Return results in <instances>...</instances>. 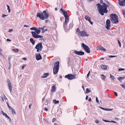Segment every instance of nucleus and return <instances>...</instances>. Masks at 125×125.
Here are the masks:
<instances>
[{"label": "nucleus", "mask_w": 125, "mask_h": 125, "mask_svg": "<svg viewBox=\"0 0 125 125\" xmlns=\"http://www.w3.org/2000/svg\"><path fill=\"white\" fill-rule=\"evenodd\" d=\"M103 3V5H101L99 3L96 4L99 13L102 15H104V12L107 13L108 12L106 8L107 5L105 3Z\"/></svg>", "instance_id": "nucleus-1"}, {"label": "nucleus", "mask_w": 125, "mask_h": 125, "mask_svg": "<svg viewBox=\"0 0 125 125\" xmlns=\"http://www.w3.org/2000/svg\"><path fill=\"white\" fill-rule=\"evenodd\" d=\"M49 16L48 12L46 10L43 11L42 12H38L37 13L36 16L39 17L40 19L44 20L47 19Z\"/></svg>", "instance_id": "nucleus-2"}, {"label": "nucleus", "mask_w": 125, "mask_h": 125, "mask_svg": "<svg viewBox=\"0 0 125 125\" xmlns=\"http://www.w3.org/2000/svg\"><path fill=\"white\" fill-rule=\"evenodd\" d=\"M35 31H31L32 35V36L34 38H42L43 36L38 34H40V29H39V28H38V29H36L35 30Z\"/></svg>", "instance_id": "nucleus-3"}, {"label": "nucleus", "mask_w": 125, "mask_h": 125, "mask_svg": "<svg viewBox=\"0 0 125 125\" xmlns=\"http://www.w3.org/2000/svg\"><path fill=\"white\" fill-rule=\"evenodd\" d=\"M111 17V21L113 23H117L118 22V17L117 15L115 14H112L110 15Z\"/></svg>", "instance_id": "nucleus-4"}, {"label": "nucleus", "mask_w": 125, "mask_h": 125, "mask_svg": "<svg viewBox=\"0 0 125 125\" xmlns=\"http://www.w3.org/2000/svg\"><path fill=\"white\" fill-rule=\"evenodd\" d=\"M59 64V61L56 62L54 63L53 69V74L54 75L56 74L58 71Z\"/></svg>", "instance_id": "nucleus-5"}, {"label": "nucleus", "mask_w": 125, "mask_h": 125, "mask_svg": "<svg viewBox=\"0 0 125 125\" xmlns=\"http://www.w3.org/2000/svg\"><path fill=\"white\" fill-rule=\"evenodd\" d=\"M76 31L77 32L78 35L82 37L88 36L89 35V34L85 30L80 31L78 28L77 29Z\"/></svg>", "instance_id": "nucleus-6"}, {"label": "nucleus", "mask_w": 125, "mask_h": 125, "mask_svg": "<svg viewBox=\"0 0 125 125\" xmlns=\"http://www.w3.org/2000/svg\"><path fill=\"white\" fill-rule=\"evenodd\" d=\"M76 74H69L65 75V78H67L70 80H72L76 78Z\"/></svg>", "instance_id": "nucleus-7"}, {"label": "nucleus", "mask_w": 125, "mask_h": 125, "mask_svg": "<svg viewBox=\"0 0 125 125\" xmlns=\"http://www.w3.org/2000/svg\"><path fill=\"white\" fill-rule=\"evenodd\" d=\"M35 48L36 49H37V52L41 51L43 48L42 43L41 42L38 43L36 45Z\"/></svg>", "instance_id": "nucleus-8"}, {"label": "nucleus", "mask_w": 125, "mask_h": 125, "mask_svg": "<svg viewBox=\"0 0 125 125\" xmlns=\"http://www.w3.org/2000/svg\"><path fill=\"white\" fill-rule=\"evenodd\" d=\"M81 46L87 53H90V49L88 46L85 44L84 43H82Z\"/></svg>", "instance_id": "nucleus-9"}, {"label": "nucleus", "mask_w": 125, "mask_h": 125, "mask_svg": "<svg viewBox=\"0 0 125 125\" xmlns=\"http://www.w3.org/2000/svg\"><path fill=\"white\" fill-rule=\"evenodd\" d=\"M106 28L108 30H110V21L109 20H107L106 22Z\"/></svg>", "instance_id": "nucleus-10"}, {"label": "nucleus", "mask_w": 125, "mask_h": 125, "mask_svg": "<svg viewBox=\"0 0 125 125\" xmlns=\"http://www.w3.org/2000/svg\"><path fill=\"white\" fill-rule=\"evenodd\" d=\"M7 82L9 87V89L10 90V92H12V90L11 85L10 83V80L8 79H7Z\"/></svg>", "instance_id": "nucleus-11"}, {"label": "nucleus", "mask_w": 125, "mask_h": 125, "mask_svg": "<svg viewBox=\"0 0 125 125\" xmlns=\"http://www.w3.org/2000/svg\"><path fill=\"white\" fill-rule=\"evenodd\" d=\"M74 53L76 54L79 55H82L84 54V52L81 51H74Z\"/></svg>", "instance_id": "nucleus-12"}, {"label": "nucleus", "mask_w": 125, "mask_h": 125, "mask_svg": "<svg viewBox=\"0 0 125 125\" xmlns=\"http://www.w3.org/2000/svg\"><path fill=\"white\" fill-rule=\"evenodd\" d=\"M84 18L86 20L88 21L91 25L93 24V22L91 21V18L90 17L86 15L85 17Z\"/></svg>", "instance_id": "nucleus-13"}, {"label": "nucleus", "mask_w": 125, "mask_h": 125, "mask_svg": "<svg viewBox=\"0 0 125 125\" xmlns=\"http://www.w3.org/2000/svg\"><path fill=\"white\" fill-rule=\"evenodd\" d=\"M60 10L61 12V13L64 15L65 17L68 16V13L66 11H65L64 10H63L62 8L60 9Z\"/></svg>", "instance_id": "nucleus-14"}, {"label": "nucleus", "mask_w": 125, "mask_h": 125, "mask_svg": "<svg viewBox=\"0 0 125 125\" xmlns=\"http://www.w3.org/2000/svg\"><path fill=\"white\" fill-rule=\"evenodd\" d=\"M119 4L120 6H125V0H119Z\"/></svg>", "instance_id": "nucleus-15"}, {"label": "nucleus", "mask_w": 125, "mask_h": 125, "mask_svg": "<svg viewBox=\"0 0 125 125\" xmlns=\"http://www.w3.org/2000/svg\"><path fill=\"white\" fill-rule=\"evenodd\" d=\"M36 59L37 60H39L42 59L41 56L40 54H36Z\"/></svg>", "instance_id": "nucleus-16"}, {"label": "nucleus", "mask_w": 125, "mask_h": 125, "mask_svg": "<svg viewBox=\"0 0 125 125\" xmlns=\"http://www.w3.org/2000/svg\"><path fill=\"white\" fill-rule=\"evenodd\" d=\"M65 21L64 23V26H65V25H67V23H68L69 21V18L68 16L65 17Z\"/></svg>", "instance_id": "nucleus-17"}, {"label": "nucleus", "mask_w": 125, "mask_h": 125, "mask_svg": "<svg viewBox=\"0 0 125 125\" xmlns=\"http://www.w3.org/2000/svg\"><path fill=\"white\" fill-rule=\"evenodd\" d=\"M56 90L55 85H53L52 87L51 91L52 92H54Z\"/></svg>", "instance_id": "nucleus-18"}, {"label": "nucleus", "mask_w": 125, "mask_h": 125, "mask_svg": "<svg viewBox=\"0 0 125 125\" xmlns=\"http://www.w3.org/2000/svg\"><path fill=\"white\" fill-rule=\"evenodd\" d=\"M49 75L48 73H44L43 75L41 76V77L42 78H46Z\"/></svg>", "instance_id": "nucleus-19"}, {"label": "nucleus", "mask_w": 125, "mask_h": 125, "mask_svg": "<svg viewBox=\"0 0 125 125\" xmlns=\"http://www.w3.org/2000/svg\"><path fill=\"white\" fill-rule=\"evenodd\" d=\"M101 67L103 69L106 70L107 68V66L105 65H104L103 64H102L101 66Z\"/></svg>", "instance_id": "nucleus-20"}, {"label": "nucleus", "mask_w": 125, "mask_h": 125, "mask_svg": "<svg viewBox=\"0 0 125 125\" xmlns=\"http://www.w3.org/2000/svg\"><path fill=\"white\" fill-rule=\"evenodd\" d=\"M30 41L33 45H34L35 43V41L34 40L33 38H31L30 39Z\"/></svg>", "instance_id": "nucleus-21"}, {"label": "nucleus", "mask_w": 125, "mask_h": 125, "mask_svg": "<svg viewBox=\"0 0 125 125\" xmlns=\"http://www.w3.org/2000/svg\"><path fill=\"white\" fill-rule=\"evenodd\" d=\"M101 79L103 80L104 81L105 78V76L103 75L102 74L101 75Z\"/></svg>", "instance_id": "nucleus-22"}, {"label": "nucleus", "mask_w": 125, "mask_h": 125, "mask_svg": "<svg viewBox=\"0 0 125 125\" xmlns=\"http://www.w3.org/2000/svg\"><path fill=\"white\" fill-rule=\"evenodd\" d=\"M53 102L55 104H57L59 103V101H56V100L54 99L53 101Z\"/></svg>", "instance_id": "nucleus-23"}, {"label": "nucleus", "mask_w": 125, "mask_h": 125, "mask_svg": "<svg viewBox=\"0 0 125 125\" xmlns=\"http://www.w3.org/2000/svg\"><path fill=\"white\" fill-rule=\"evenodd\" d=\"M125 78L124 77H119L117 79L120 81L122 79H124Z\"/></svg>", "instance_id": "nucleus-24"}, {"label": "nucleus", "mask_w": 125, "mask_h": 125, "mask_svg": "<svg viewBox=\"0 0 125 125\" xmlns=\"http://www.w3.org/2000/svg\"><path fill=\"white\" fill-rule=\"evenodd\" d=\"M73 22H72L70 24L69 27L70 28H72L73 26Z\"/></svg>", "instance_id": "nucleus-25"}, {"label": "nucleus", "mask_w": 125, "mask_h": 125, "mask_svg": "<svg viewBox=\"0 0 125 125\" xmlns=\"http://www.w3.org/2000/svg\"><path fill=\"white\" fill-rule=\"evenodd\" d=\"M12 50L13 52H17L19 51V50H18V49H13Z\"/></svg>", "instance_id": "nucleus-26"}, {"label": "nucleus", "mask_w": 125, "mask_h": 125, "mask_svg": "<svg viewBox=\"0 0 125 125\" xmlns=\"http://www.w3.org/2000/svg\"><path fill=\"white\" fill-rule=\"evenodd\" d=\"M90 92V91L88 88H87L86 89V93H88Z\"/></svg>", "instance_id": "nucleus-27"}, {"label": "nucleus", "mask_w": 125, "mask_h": 125, "mask_svg": "<svg viewBox=\"0 0 125 125\" xmlns=\"http://www.w3.org/2000/svg\"><path fill=\"white\" fill-rule=\"evenodd\" d=\"M99 108L103 110H107V111L108 110V109H108L104 108L101 106H100L99 107Z\"/></svg>", "instance_id": "nucleus-28"}, {"label": "nucleus", "mask_w": 125, "mask_h": 125, "mask_svg": "<svg viewBox=\"0 0 125 125\" xmlns=\"http://www.w3.org/2000/svg\"><path fill=\"white\" fill-rule=\"evenodd\" d=\"M36 29H37V28L35 27H32L30 28V30H34L35 31Z\"/></svg>", "instance_id": "nucleus-29"}, {"label": "nucleus", "mask_w": 125, "mask_h": 125, "mask_svg": "<svg viewBox=\"0 0 125 125\" xmlns=\"http://www.w3.org/2000/svg\"><path fill=\"white\" fill-rule=\"evenodd\" d=\"M1 113H2V114L6 116V117L7 115V114L6 113H5L3 111H2Z\"/></svg>", "instance_id": "nucleus-30"}, {"label": "nucleus", "mask_w": 125, "mask_h": 125, "mask_svg": "<svg viewBox=\"0 0 125 125\" xmlns=\"http://www.w3.org/2000/svg\"><path fill=\"white\" fill-rule=\"evenodd\" d=\"M110 77L111 79L113 80H114L115 79L114 77V76H112L111 74L110 75Z\"/></svg>", "instance_id": "nucleus-31"}, {"label": "nucleus", "mask_w": 125, "mask_h": 125, "mask_svg": "<svg viewBox=\"0 0 125 125\" xmlns=\"http://www.w3.org/2000/svg\"><path fill=\"white\" fill-rule=\"evenodd\" d=\"M11 110L12 114H15V112L13 109H12V110Z\"/></svg>", "instance_id": "nucleus-32"}, {"label": "nucleus", "mask_w": 125, "mask_h": 125, "mask_svg": "<svg viewBox=\"0 0 125 125\" xmlns=\"http://www.w3.org/2000/svg\"><path fill=\"white\" fill-rule=\"evenodd\" d=\"M100 49L101 50L103 51H105L106 50L104 48L102 47H101L100 48Z\"/></svg>", "instance_id": "nucleus-33"}, {"label": "nucleus", "mask_w": 125, "mask_h": 125, "mask_svg": "<svg viewBox=\"0 0 125 125\" xmlns=\"http://www.w3.org/2000/svg\"><path fill=\"white\" fill-rule=\"evenodd\" d=\"M45 26H44L43 27H42V28H40V27H39V29H41L42 31H43V32L44 31V28H45Z\"/></svg>", "instance_id": "nucleus-34"}, {"label": "nucleus", "mask_w": 125, "mask_h": 125, "mask_svg": "<svg viewBox=\"0 0 125 125\" xmlns=\"http://www.w3.org/2000/svg\"><path fill=\"white\" fill-rule=\"evenodd\" d=\"M120 85L123 88L125 89V83H124L123 85L121 84Z\"/></svg>", "instance_id": "nucleus-35"}, {"label": "nucleus", "mask_w": 125, "mask_h": 125, "mask_svg": "<svg viewBox=\"0 0 125 125\" xmlns=\"http://www.w3.org/2000/svg\"><path fill=\"white\" fill-rule=\"evenodd\" d=\"M117 56H112V55H110L109 56V58H113L114 57H116Z\"/></svg>", "instance_id": "nucleus-36"}, {"label": "nucleus", "mask_w": 125, "mask_h": 125, "mask_svg": "<svg viewBox=\"0 0 125 125\" xmlns=\"http://www.w3.org/2000/svg\"><path fill=\"white\" fill-rule=\"evenodd\" d=\"M103 121L106 122H110V121H107L103 119Z\"/></svg>", "instance_id": "nucleus-37"}, {"label": "nucleus", "mask_w": 125, "mask_h": 125, "mask_svg": "<svg viewBox=\"0 0 125 125\" xmlns=\"http://www.w3.org/2000/svg\"><path fill=\"white\" fill-rule=\"evenodd\" d=\"M118 43L119 44V46L120 47H121V43L118 40Z\"/></svg>", "instance_id": "nucleus-38"}, {"label": "nucleus", "mask_w": 125, "mask_h": 125, "mask_svg": "<svg viewBox=\"0 0 125 125\" xmlns=\"http://www.w3.org/2000/svg\"><path fill=\"white\" fill-rule=\"evenodd\" d=\"M125 69L124 68H120L118 69V70L119 71H123Z\"/></svg>", "instance_id": "nucleus-39"}, {"label": "nucleus", "mask_w": 125, "mask_h": 125, "mask_svg": "<svg viewBox=\"0 0 125 125\" xmlns=\"http://www.w3.org/2000/svg\"><path fill=\"white\" fill-rule=\"evenodd\" d=\"M96 102L98 103L99 104V100L98 99V98L97 97H96Z\"/></svg>", "instance_id": "nucleus-40"}, {"label": "nucleus", "mask_w": 125, "mask_h": 125, "mask_svg": "<svg viewBox=\"0 0 125 125\" xmlns=\"http://www.w3.org/2000/svg\"><path fill=\"white\" fill-rule=\"evenodd\" d=\"M90 71H89V72L87 74V78L88 77H89V74H90Z\"/></svg>", "instance_id": "nucleus-41"}, {"label": "nucleus", "mask_w": 125, "mask_h": 125, "mask_svg": "<svg viewBox=\"0 0 125 125\" xmlns=\"http://www.w3.org/2000/svg\"><path fill=\"white\" fill-rule=\"evenodd\" d=\"M56 120V119L55 118H53L52 120V122L54 123V121Z\"/></svg>", "instance_id": "nucleus-42"}, {"label": "nucleus", "mask_w": 125, "mask_h": 125, "mask_svg": "<svg viewBox=\"0 0 125 125\" xmlns=\"http://www.w3.org/2000/svg\"><path fill=\"white\" fill-rule=\"evenodd\" d=\"M95 123L97 124L99 123V121L97 119H96L95 120Z\"/></svg>", "instance_id": "nucleus-43"}, {"label": "nucleus", "mask_w": 125, "mask_h": 125, "mask_svg": "<svg viewBox=\"0 0 125 125\" xmlns=\"http://www.w3.org/2000/svg\"><path fill=\"white\" fill-rule=\"evenodd\" d=\"M7 15L4 14H2V17L3 18H4L5 17L7 16Z\"/></svg>", "instance_id": "nucleus-44"}, {"label": "nucleus", "mask_w": 125, "mask_h": 125, "mask_svg": "<svg viewBox=\"0 0 125 125\" xmlns=\"http://www.w3.org/2000/svg\"><path fill=\"white\" fill-rule=\"evenodd\" d=\"M8 108H9V109L10 110H12V109H13V108L10 106H9V107Z\"/></svg>", "instance_id": "nucleus-45"}, {"label": "nucleus", "mask_w": 125, "mask_h": 125, "mask_svg": "<svg viewBox=\"0 0 125 125\" xmlns=\"http://www.w3.org/2000/svg\"><path fill=\"white\" fill-rule=\"evenodd\" d=\"M7 9L8 10L10 9V7L8 5H7Z\"/></svg>", "instance_id": "nucleus-46"}, {"label": "nucleus", "mask_w": 125, "mask_h": 125, "mask_svg": "<svg viewBox=\"0 0 125 125\" xmlns=\"http://www.w3.org/2000/svg\"><path fill=\"white\" fill-rule=\"evenodd\" d=\"M115 93V95L116 96H118V94H117V93L115 92H114Z\"/></svg>", "instance_id": "nucleus-47"}, {"label": "nucleus", "mask_w": 125, "mask_h": 125, "mask_svg": "<svg viewBox=\"0 0 125 125\" xmlns=\"http://www.w3.org/2000/svg\"><path fill=\"white\" fill-rule=\"evenodd\" d=\"M110 121V122H112V123H116V122H115V121Z\"/></svg>", "instance_id": "nucleus-48"}, {"label": "nucleus", "mask_w": 125, "mask_h": 125, "mask_svg": "<svg viewBox=\"0 0 125 125\" xmlns=\"http://www.w3.org/2000/svg\"><path fill=\"white\" fill-rule=\"evenodd\" d=\"M6 117L8 119H10V117L9 116H8V115H7L6 116Z\"/></svg>", "instance_id": "nucleus-49"}, {"label": "nucleus", "mask_w": 125, "mask_h": 125, "mask_svg": "<svg viewBox=\"0 0 125 125\" xmlns=\"http://www.w3.org/2000/svg\"><path fill=\"white\" fill-rule=\"evenodd\" d=\"M32 105V104H30L29 105V109H30L31 108V105Z\"/></svg>", "instance_id": "nucleus-50"}, {"label": "nucleus", "mask_w": 125, "mask_h": 125, "mask_svg": "<svg viewBox=\"0 0 125 125\" xmlns=\"http://www.w3.org/2000/svg\"><path fill=\"white\" fill-rule=\"evenodd\" d=\"M91 100H91V98H90L89 99V100H88L89 101L91 102Z\"/></svg>", "instance_id": "nucleus-51"}, {"label": "nucleus", "mask_w": 125, "mask_h": 125, "mask_svg": "<svg viewBox=\"0 0 125 125\" xmlns=\"http://www.w3.org/2000/svg\"><path fill=\"white\" fill-rule=\"evenodd\" d=\"M45 99V97H44L42 99V101H44Z\"/></svg>", "instance_id": "nucleus-52"}, {"label": "nucleus", "mask_w": 125, "mask_h": 125, "mask_svg": "<svg viewBox=\"0 0 125 125\" xmlns=\"http://www.w3.org/2000/svg\"><path fill=\"white\" fill-rule=\"evenodd\" d=\"M7 41L10 42L11 40L9 39H7Z\"/></svg>", "instance_id": "nucleus-53"}, {"label": "nucleus", "mask_w": 125, "mask_h": 125, "mask_svg": "<svg viewBox=\"0 0 125 125\" xmlns=\"http://www.w3.org/2000/svg\"><path fill=\"white\" fill-rule=\"evenodd\" d=\"M22 59L25 60H26V58L24 57L22 58Z\"/></svg>", "instance_id": "nucleus-54"}, {"label": "nucleus", "mask_w": 125, "mask_h": 125, "mask_svg": "<svg viewBox=\"0 0 125 125\" xmlns=\"http://www.w3.org/2000/svg\"><path fill=\"white\" fill-rule=\"evenodd\" d=\"M24 27H29V26L27 25H24Z\"/></svg>", "instance_id": "nucleus-55"}, {"label": "nucleus", "mask_w": 125, "mask_h": 125, "mask_svg": "<svg viewBox=\"0 0 125 125\" xmlns=\"http://www.w3.org/2000/svg\"><path fill=\"white\" fill-rule=\"evenodd\" d=\"M88 96L87 95H86L85 98L86 100H87L88 99Z\"/></svg>", "instance_id": "nucleus-56"}, {"label": "nucleus", "mask_w": 125, "mask_h": 125, "mask_svg": "<svg viewBox=\"0 0 125 125\" xmlns=\"http://www.w3.org/2000/svg\"><path fill=\"white\" fill-rule=\"evenodd\" d=\"M44 110L47 111H48V110L46 108H44Z\"/></svg>", "instance_id": "nucleus-57"}, {"label": "nucleus", "mask_w": 125, "mask_h": 125, "mask_svg": "<svg viewBox=\"0 0 125 125\" xmlns=\"http://www.w3.org/2000/svg\"><path fill=\"white\" fill-rule=\"evenodd\" d=\"M2 52V50L0 48V53L1 54V52Z\"/></svg>", "instance_id": "nucleus-58"}, {"label": "nucleus", "mask_w": 125, "mask_h": 125, "mask_svg": "<svg viewBox=\"0 0 125 125\" xmlns=\"http://www.w3.org/2000/svg\"><path fill=\"white\" fill-rule=\"evenodd\" d=\"M88 1L91 2L92 1H93L94 0H87Z\"/></svg>", "instance_id": "nucleus-59"}, {"label": "nucleus", "mask_w": 125, "mask_h": 125, "mask_svg": "<svg viewBox=\"0 0 125 125\" xmlns=\"http://www.w3.org/2000/svg\"><path fill=\"white\" fill-rule=\"evenodd\" d=\"M104 58H101L100 59V60H104Z\"/></svg>", "instance_id": "nucleus-60"}, {"label": "nucleus", "mask_w": 125, "mask_h": 125, "mask_svg": "<svg viewBox=\"0 0 125 125\" xmlns=\"http://www.w3.org/2000/svg\"><path fill=\"white\" fill-rule=\"evenodd\" d=\"M24 66L23 65V66L22 67V69H23L24 68Z\"/></svg>", "instance_id": "nucleus-61"}, {"label": "nucleus", "mask_w": 125, "mask_h": 125, "mask_svg": "<svg viewBox=\"0 0 125 125\" xmlns=\"http://www.w3.org/2000/svg\"><path fill=\"white\" fill-rule=\"evenodd\" d=\"M60 78L61 79L62 78V76L61 75H60Z\"/></svg>", "instance_id": "nucleus-62"}, {"label": "nucleus", "mask_w": 125, "mask_h": 125, "mask_svg": "<svg viewBox=\"0 0 125 125\" xmlns=\"http://www.w3.org/2000/svg\"><path fill=\"white\" fill-rule=\"evenodd\" d=\"M8 10V12L9 13L10 12V10L9 9V10Z\"/></svg>", "instance_id": "nucleus-63"}, {"label": "nucleus", "mask_w": 125, "mask_h": 125, "mask_svg": "<svg viewBox=\"0 0 125 125\" xmlns=\"http://www.w3.org/2000/svg\"><path fill=\"white\" fill-rule=\"evenodd\" d=\"M12 30H13L12 29H10V30L9 31H10V32L11 31H12Z\"/></svg>", "instance_id": "nucleus-64"}]
</instances>
